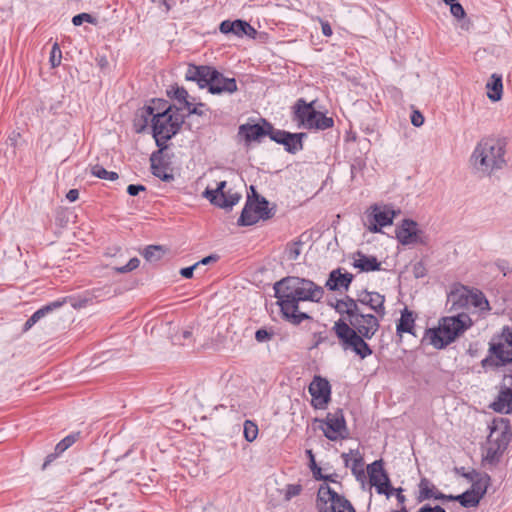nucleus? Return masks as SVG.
<instances>
[{"label":"nucleus","instance_id":"34","mask_svg":"<svg viewBox=\"0 0 512 512\" xmlns=\"http://www.w3.org/2000/svg\"><path fill=\"white\" fill-rule=\"evenodd\" d=\"M226 186V181H220L215 189L206 188L203 192V196L208 199L211 204L216 205L222 198V195H226V192L224 191Z\"/></svg>","mask_w":512,"mask_h":512},{"label":"nucleus","instance_id":"63","mask_svg":"<svg viewBox=\"0 0 512 512\" xmlns=\"http://www.w3.org/2000/svg\"><path fill=\"white\" fill-rule=\"evenodd\" d=\"M417 512H446V510L439 506H431L429 504L423 505Z\"/></svg>","mask_w":512,"mask_h":512},{"label":"nucleus","instance_id":"14","mask_svg":"<svg viewBox=\"0 0 512 512\" xmlns=\"http://www.w3.org/2000/svg\"><path fill=\"white\" fill-rule=\"evenodd\" d=\"M489 428L488 443H495L505 450L511 440L509 420L504 418L494 419Z\"/></svg>","mask_w":512,"mask_h":512},{"label":"nucleus","instance_id":"45","mask_svg":"<svg viewBox=\"0 0 512 512\" xmlns=\"http://www.w3.org/2000/svg\"><path fill=\"white\" fill-rule=\"evenodd\" d=\"M243 433L248 442H253L258 436V426L251 420H245Z\"/></svg>","mask_w":512,"mask_h":512},{"label":"nucleus","instance_id":"58","mask_svg":"<svg viewBox=\"0 0 512 512\" xmlns=\"http://www.w3.org/2000/svg\"><path fill=\"white\" fill-rule=\"evenodd\" d=\"M457 474L461 475L468 481H474L476 476H479V473L476 470H472L470 472H466L464 467L455 468Z\"/></svg>","mask_w":512,"mask_h":512},{"label":"nucleus","instance_id":"59","mask_svg":"<svg viewBox=\"0 0 512 512\" xmlns=\"http://www.w3.org/2000/svg\"><path fill=\"white\" fill-rule=\"evenodd\" d=\"M504 342H500L497 345H503V347L512 349V332L509 328L503 330Z\"/></svg>","mask_w":512,"mask_h":512},{"label":"nucleus","instance_id":"13","mask_svg":"<svg viewBox=\"0 0 512 512\" xmlns=\"http://www.w3.org/2000/svg\"><path fill=\"white\" fill-rule=\"evenodd\" d=\"M490 407L498 413H512V374L503 377L498 396Z\"/></svg>","mask_w":512,"mask_h":512},{"label":"nucleus","instance_id":"40","mask_svg":"<svg viewBox=\"0 0 512 512\" xmlns=\"http://www.w3.org/2000/svg\"><path fill=\"white\" fill-rule=\"evenodd\" d=\"M468 297L469 307L479 308L481 310L489 308V303L482 292L474 293L470 291V296Z\"/></svg>","mask_w":512,"mask_h":512},{"label":"nucleus","instance_id":"12","mask_svg":"<svg viewBox=\"0 0 512 512\" xmlns=\"http://www.w3.org/2000/svg\"><path fill=\"white\" fill-rule=\"evenodd\" d=\"M396 212L388 206L383 209L378 205L371 207V212L367 214L368 230L372 233H379L382 227L389 226L393 223Z\"/></svg>","mask_w":512,"mask_h":512},{"label":"nucleus","instance_id":"2","mask_svg":"<svg viewBox=\"0 0 512 512\" xmlns=\"http://www.w3.org/2000/svg\"><path fill=\"white\" fill-rule=\"evenodd\" d=\"M379 327L380 322L377 316L366 314L361 310L350 319H338L332 330L343 350H351L361 359H365L373 353L366 340H370Z\"/></svg>","mask_w":512,"mask_h":512},{"label":"nucleus","instance_id":"25","mask_svg":"<svg viewBox=\"0 0 512 512\" xmlns=\"http://www.w3.org/2000/svg\"><path fill=\"white\" fill-rule=\"evenodd\" d=\"M415 327V317L413 312L408 308H404L401 312V317L397 323L396 331L398 335H402L403 333H410L415 335L414 333Z\"/></svg>","mask_w":512,"mask_h":512},{"label":"nucleus","instance_id":"50","mask_svg":"<svg viewBox=\"0 0 512 512\" xmlns=\"http://www.w3.org/2000/svg\"><path fill=\"white\" fill-rule=\"evenodd\" d=\"M314 344L313 347H318L320 344L327 343L329 345H334L335 342L330 340L328 335L325 332H315L313 334Z\"/></svg>","mask_w":512,"mask_h":512},{"label":"nucleus","instance_id":"17","mask_svg":"<svg viewBox=\"0 0 512 512\" xmlns=\"http://www.w3.org/2000/svg\"><path fill=\"white\" fill-rule=\"evenodd\" d=\"M213 69L214 67L207 65L189 64L185 72V79L196 82L201 89L207 88Z\"/></svg>","mask_w":512,"mask_h":512},{"label":"nucleus","instance_id":"48","mask_svg":"<svg viewBox=\"0 0 512 512\" xmlns=\"http://www.w3.org/2000/svg\"><path fill=\"white\" fill-rule=\"evenodd\" d=\"M62 59V52L59 47V44L55 42L52 46L51 52H50V58L49 61L51 63V66L53 68L58 67L61 64Z\"/></svg>","mask_w":512,"mask_h":512},{"label":"nucleus","instance_id":"64","mask_svg":"<svg viewBox=\"0 0 512 512\" xmlns=\"http://www.w3.org/2000/svg\"><path fill=\"white\" fill-rule=\"evenodd\" d=\"M62 453L58 452L54 449L53 453H50L46 456L45 461L43 463L42 469H46L56 458H58Z\"/></svg>","mask_w":512,"mask_h":512},{"label":"nucleus","instance_id":"33","mask_svg":"<svg viewBox=\"0 0 512 512\" xmlns=\"http://www.w3.org/2000/svg\"><path fill=\"white\" fill-rule=\"evenodd\" d=\"M490 476L486 473L480 474L479 476H476L474 478V481L472 482L471 491H474L477 496L481 495V499L484 497V495L487 492L488 485L490 483Z\"/></svg>","mask_w":512,"mask_h":512},{"label":"nucleus","instance_id":"55","mask_svg":"<svg viewBox=\"0 0 512 512\" xmlns=\"http://www.w3.org/2000/svg\"><path fill=\"white\" fill-rule=\"evenodd\" d=\"M300 253V242H294L287 248V256L289 260H296Z\"/></svg>","mask_w":512,"mask_h":512},{"label":"nucleus","instance_id":"52","mask_svg":"<svg viewBox=\"0 0 512 512\" xmlns=\"http://www.w3.org/2000/svg\"><path fill=\"white\" fill-rule=\"evenodd\" d=\"M273 336H274L273 331H268L265 328H260L255 332V339L259 343L269 341L273 338Z\"/></svg>","mask_w":512,"mask_h":512},{"label":"nucleus","instance_id":"32","mask_svg":"<svg viewBox=\"0 0 512 512\" xmlns=\"http://www.w3.org/2000/svg\"><path fill=\"white\" fill-rule=\"evenodd\" d=\"M450 499L459 502L460 505L465 508H471L476 507L479 504L481 495L477 496L474 491L468 489L462 494L456 495L455 498Z\"/></svg>","mask_w":512,"mask_h":512},{"label":"nucleus","instance_id":"16","mask_svg":"<svg viewBox=\"0 0 512 512\" xmlns=\"http://www.w3.org/2000/svg\"><path fill=\"white\" fill-rule=\"evenodd\" d=\"M219 30L223 34H233L237 37L248 36L254 38L257 33L248 22L241 19L224 20L220 23Z\"/></svg>","mask_w":512,"mask_h":512},{"label":"nucleus","instance_id":"57","mask_svg":"<svg viewBox=\"0 0 512 512\" xmlns=\"http://www.w3.org/2000/svg\"><path fill=\"white\" fill-rule=\"evenodd\" d=\"M427 274V269L422 261L416 262L413 265V275L415 278H423Z\"/></svg>","mask_w":512,"mask_h":512},{"label":"nucleus","instance_id":"36","mask_svg":"<svg viewBox=\"0 0 512 512\" xmlns=\"http://www.w3.org/2000/svg\"><path fill=\"white\" fill-rule=\"evenodd\" d=\"M419 501L432 499L436 490V486L426 477L421 478L419 484Z\"/></svg>","mask_w":512,"mask_h":512},{"label":"nucleus","instance_id":"21","mask_svg":"<svg viewBox=\"0 0 512 512\" xmlns=\"http://www.w3.org/2000/svg\"><path fill=\"white\" fill-rule=\"evenodd\" d=\"M143 108L144 113L151 115L152 118H165L174 112V106L164 99H153L150 105H145Z\"/></svg>","mask_w":512,"mask_h":512},{"label":"nucleus","instance_id":"35","mask_svg":"<svg viewBox=\"0 0 512 512\" xmlns=\"http://www.w3.org/2000/svg\"><path fill=\"white\" fill-rule=\"evenodd\" d=\"M489 351L500 360L502 365H512V349L503 347V345H491Z\"/></svg>","mask_w":512,"mask_h":512},{"label":"nucleus","instance_id":"49","mask_svg":"<svg viewBox=\"0 0 512 512\" xmlns=\"http://www.w3.org/2000/svg\"><path fill=\"white\" fill-rule=\"evenodd\" d=\"M84 22H87V23H90V24H96L97 20H96L95 17H93L89 13H80V14L75 15L72 18V23H73L74 26H80Z\"/></svg>","mask_w":512,"mask_h":512},{"label":"nucleus","instance_id":"22","mask_svg":"<svg viewBox=\"0 0 512 512\" xmlns=\"http://www.w3.org/2000/svg\"><path fill=\"white\" fill-rule=\"evenodd\" d=\"M65 303V300H56V301H53L43 307H41L40 309H38L37 311H35L28 319L27 321L25 322L24 324V327H23V330L24 331H28L29 329H31L40 319H42L43 317H45L47 314H49L50 312L54 311L55 309H58L60 307L63 306V304Z\"/></svg>","mask_w":512,"mask_h":512},{"label":"nucleus","instance_id":"7","mask_svg":"<svg viewBox=\"0 0 512 512\" xmlns=\"http://www.w3.org/2000/svg\"><path fill=\"white\" fill-rule=\"evenodd\" d=\"M316 507L319 512H356L351 502L334 491L328 483L319 486Z\"/></svg>","mask_w":512,"mask_h":512},{"label":"nucleus","instance_id":"20","mask_svg":"<svg viewBox=\"0 0 512 512\" xmlns=\"http://www.w3.org/2000/svg\"><path fill=\"white\" fill-rule=\"evenodd\" d=\"M353 278V274L349 272L342 273L341 268H337L329 273L325 287H327L330 291H337L341 288L348 290L351 282L353 281Z\"/></svg>","mask_w":512,"mask_h":512},{"label":"nucleus","instance_id":"29","mask_svg":"<svg viewBox=\"0 0 512 512\" xmlns=\"http://www.w3.org/2000/svg\"><path fill=\"white\" fill-rule=\"evenodd\" d=\"M259 215H256L253 206H252V199L250 196H248V199L245 203L244 208L242 209V212L240 214V217L237 221V224L239 226H251L258 222Z\"/></svg>","mask_w":512,"mask_h":512},{"label":"nucleus","instance_id":"5","mask_svg":"<svg viewBox=\"0 0 512 512\" xmlns=\"http://www.w3.org/2000/svg\"><path fill=\"white\" fill-rule=\"evenodd\" d=\"M315 100L307 103L305 99L299 98L293 106V120L298 122V127L308 130H326L334 125V120L315 109Z\"/></svg>","mask_w":512,"mask_h":512},{"label":"nucleus","instance_id":"54","mask_svg":"<svg viewBox=\"0 0 512 512\" xmlns=\"http://www.w3.org/2000/svg\"><path fill=\"white\" fill-rule=\"evenodd\" d=\"M450 12L458 20L463 19L466 16V12L459 2L453 3L450 6Z\"/></svg>","mask_w":512,"mask_h":512},{"label":"nucleus","instance_id":"30","mask_svg":"<svg viewBox=\"0 0 512 512\" xmlns=\"http://www.w3.org/2000/svg\"><path fill=\"white\" fill-rule=\"evenodd\" d=\"M161 153L153 152L150 161H151V172L155 177H158L164 182H170L174 179V176L172 173L167 172V165L162 164L161 162L156 163V158Z\"/></svg>","mask_w":512,"mask_h":512},{"label":"nucleus","instance_id":"15","mask_svg":"<svg viewBox=\"0 0 512 512\" xmlns=\"http://www.w3.org/2000/svg\"><path fill=\"white\" fill-rule=\"evenodd\" d=\"M207 89L211 94H232L237 91V82L235 78L225 77L214 68Z\"/></svg>","mask_w":512,"mask_h":512},{"label":"nucleus","instance_id":"41","mask_svg":"<svg viewBox=\"0 0 512 512\" xmlns=\"http://www.w3.org/2000/svg\"><path fill=\"white\" fill-rule=\"evenodd\" d=\"M152 116L146 115L144 113V108H141L134 120V128L137 133H142L146 127L148 126V123L151 122Z\"/></svg>","mask_w":512,"mask_h":512},{"label":"nucleus","instance_id":"38","mask_svg":"<svg viewBox=\"0 0 512 512\" xmlns=\"http://www.w3.org/2000/svg\"><path fill=\"white\" fill-rule=\"evenodd\" d=\"M240 199L241 194H239L238 192H231L229 190L226 192V195H222V198L215 206L224 209H231L234 205H236L239 202Z\"/></svg>","mask_w":512,"mask_h":512},{"label":"nucleus","instance_id":"1","mask_svg":"<svg viewBox=\"0 0 512 512\" xmlns=\"http://www.w3.org/2000/svg\"><path fill=\"white\" fill-rule=\"evenodd\" d=\"M277 305L280 307L282 318L292 325L298 326L304 320L312 317L300 311L301 302H320L324 296L323 287L305 278L288 276L274 284Z\"/></svg>","mask_w":512,"mask_h":512},{"label":"nucleus","instance_id":"6","mask_svg":"<svg viewBox=\"0 0 512 512\" xmlns=\"http://www.w3.org/2000/svg\"><path fill=\"white\" fill-rule=\"evenodd\" d=\"M181 108H175L174 112L165 118H152V134L159 148L156 153H162L167 149V141L174 137L185 122V116L178 113Z\"/></svg>","mask_w":512,"mask_h":512},{"label":"nucleus","instance_id":"51","mask_svg":"<svg viewBox=\"0 0 512 512\" xmlns=\"http://www.w3.org/2000/svg\"><path fill=\"white\" fill-rule=\"evenodd\" d=\"M192 102V105L190 106V108H186L188 110V116L189 115H198V116H204L205 115V110H204V107H205V104L204 103H196L194 104V101H195V98L192 97L191 100Z\"/></svg>","mask_w":512,"mask_h":512},{"label":"nucleus","instance_id":"8","mask_svg":"<svg viewBox=\"0 0 512 512\" xmlns=\"http://www.w3.org/2000/svg\"><path fill=\"white\" fill-rule=\"evenodd\" d=\"M396 239L404 246L429 244L428 235L419 228L416 221L412 219H403L401 224L395 230Z\"/></svg>","mask_w":512,"mask_h":512},{"label":"nucleus","instance_id":"4","mask_svg":"<svg viewBox=\"0 0 512 512\" xmlns=\"http://www.w3.org/2000/svg\"><path fill=\"white\" fill-rule=\"evenodd\" d=\"M472 325V320L467 313H459L456 316L443 317L438 328H429L425 331V339L436 349H443L454 342Z\"/></svg>","mask_w":512,"mask_h":512},{"label":"nucleus","instance_id":"62","mask_svg":"<svg viewBox=\"0 0 512 512\" xmlns=\"http://www.w3.org/2000/svg\"><path fill=\"white\" fill-rule=\"evenodd\" d=\"M310 470L315 480L323 481L324 479H328V477L322 473L321 468L317 465L316 462H313V467L310 468Z\"/></svg>","mask_w":512,"mask_h":512},{"label":"nucleus","instance_id":"31","mask_svg":"<svg viewBox=\"0 0 512 512\" xmlns=\"http://www.w3.org/2000/svg\"><path fill=\"white\" fill-rule=\"evenodd\" d=\"M167 95L177 100L184 108H190L192 105L190 101L192 97L189 96L188 91L184 87L172 86L167 90Z\"/></svg>","mask_w":512,"mask_h":512},{"label":"nucleus","instance_id":"19","mask_svg":"<svg viewBox=\"0 0 512 512\" xmlns=\"http://www.w3.org/2000/svg\"><path fill=\"white\" fill-rule=\"evenodd\" d=\"M269 123L266 119L261 118L260 123L256 124H242L239 126L238 134L242 136L247 143L252 141H260L263 137L267 136V125Z\"/></svg>","mask_w":512,"mask_h":512},{"label":"nucleus","instance_id":"43","mask_svg":"<svg viewBox=\"0 0 512 512\" xmlns=\"http://www.w3.org/2000/svg\"><path fill=\"white\" fill-rule=\"evenodd\" d=\"M80 435V432H73L69 434L55 446V450L64 453L69 447L79 440Z\"/></svg>","mask_w":512,"mask_h":512},{"label":"nucleus","instance_id":"10","mask_svg":"<svg viewBox=\"0 0 512 512\" xmlns=\"http://www.w3.org/2000/svg\"><path fill=\"white\" fill-rule=\"evenodd\" d=\"M370 483L376 488L378 494L390 497L394 492L389 476L383 468L382 460H376L367 466Z\"/></svg>","mask_w":512,"mask_h":512},{"label":"nucleus","instance_id":"42","mask_svg":"<svg viewBox=\"0 0 512 512\" xmlns=\"http://www.w3.org/2000/svg\"><path fill=\"white\" fill-rule=\"evenodd\" d=\"M91 173L93 176H95L97 178L110 180V181L117 180L119 177L116 172L107 171L104 167H102L100 165H94L91 169Z\"/></svg>","mask_w":512,"mask_h":512},{"label":"nucleus","instance_id":"26","mask_svg":"<svg viewBox=\"0 0 512 512\" xmlns=\"http://www.w3.org/2000/svg\"><path fill=\"white\" fill-rule=\"evenodd\" d=\"M487 97L493 101H499L503 93L502 76L499 74H492L489 81L486 84Z\"/></svg>","mask_w":512,"mask_h":512},{"label":"nucleus","instance_id":"61","mask_svg":"<svg viewBox=\"0 0 512 512\" xmlns=\"http://www.w3.org/2000/svg\"><path fill=\"white\" fill-rule=\"evenodd\" d=\"M146 191V187L142 184H130L127 187V193L130 196H137L140 192Z\"/></svg>","mask_w":512,"mask_h":512},{"label":"nucleus","instance_id":"37","mask_svg":"<svg viewBox=\"0 0 512 512\" xmlns=\"http://www.w3.org/2000/svg\"><path fill=\"white\" fill-rule=\"evenodd\" d=\"M165 253V249L161 245H149L147 246L142 255L149 262H156L162 258Z\"/></svg>","mask_w":512,"mask_h":512},{"label":"nucleus","instance_id":"47","mask_svg":"<svg viewBox=\"0 0 512 512\" xmlns=\"http://www.w3.org/2000/svg\"><path fill=\"white\" fill-rule=\"evenodd\" d=\"M173 342L182 346L190 345L192 343V331L183 330L180 334H175Z\"/></svg>","mask_w":512,"mask_h":512},{"label":"nucleus","instance_id":"3","mask_svg":"<svg viewBox=\"0 0 512 512\" xmlns=\"http://www.w3.org/2000/svg\"><path fill=\"white\" fill-rule=\"evenodd\" d=\"M505 144L495 138H483L475 146L470 164L472 168L484 175H491L506 164Z\"/></svg>","mask_w":512,"mask_h":512},{"label":"nucleus","instance_id":"53","mask_svg":"<svg viewBox=\"0 0 512 512\" xmlns=\"http://www.w3.org/2000/svg\"><path fill=\"white\" fill-rule=\"evenodd\" d=\"M302 491L300 484H289L286 486L285 499L290 500L291 498L299 495Z\"/></svg>","mask_w":512,"mask_h":512},{"label":"nucleus","instance_id":"46","mask_svg":"<svg viewBox=\"0 0 512 512\" xmlns=\"http://www.w3.org/2000/svg\"><path fill=\"white\" fill-rule=\"evenodd\" d=\"M341 300L347 304V309L344 312H346L348 319L355 316L357 313L361 311L360 307L358 306L359 302L357 301V299L355 300L350 296H346L344 299Z\"/></svg>","mask_w":512,"mask_h":512},{"label":"nucleus","instance_id":"24","mask_svg":"<svg viewBox=\"0 0 512 512\" xmlns=\"http://www.w3.org/2000/svg\"><path fill=\"white\" fill-rule=\"evenodd\" d=\"M356 257L353 262V266L358 268L362 272L379 271L381 269V263L375 256H369L361 251L356 253Z\"/></svg>","mask_w":512,"mask_h":512},{"label":"nucleus","instance_id":"11","mask_svg":"<svg viewBox=\"0 0 512 512\" xmlns=\"http://www.w3.org/2000/svg\"><path fill=\"white\" fill-rule=\"evenodd\" d=\"M308 390L312 396V406L316 409L326 408L331 400V385L329 381L321 376H314Z\"/></svg>","mask_w":512,"mask_h":512},{"label":"nucleus","instance_id":"9","mask_svg":"<svg viewBox=\"0 0 512 512\" xmlns=\"http://www.w3.org/2000/svg\"><path fill=\"white\" fill-rule=\"evenodd\" d=\"M323 426L321 429L324 436L331 440L337 441L347 436V426L342 409H337L333 413H328L324 420H321Z\"/></svg>","mask_w":512,"mask_h":512},{"label":"nucleus","instance_id":"18","mask_svg":"<svg viewBox=\"0 0 512 512\" xmlns=\"http://www.w3.org/2000/svg\"><path fill=\"white\" fill-rule=\"evenodd\" d=\"M357 301L360 304L368 306L376 313L377 316L381 318L386 314L384 306L385 296L378 292H369L364 290L357 295Z\"/></svg>","mask_w":512,"mask_h":512},{"label":"nucleus","instance_id":"28","mask_svg":"<svg viewBox=\"0 0 512 512\" xmlns=\"http://www.w3.org/2000/svg\"><path fill=\"white\" fill-rule=\"evenodd\" d=\"M470 290L463 288L452 291L448 295V303H451V309L469 308Z\"/></svg>","mask_w":512,"mask_h":512},{"label":"nucleus","instance_id":"60","mask_svg":"<svg viewBox=\"0 0 512 512\" xmlns=\"http://www.w3.org/2000/svg\"><path fill=\"white\" fill-rule=\"evenodd\" d=\"M411 123L415 126V127H420L423 125L424 123V116L422 115V113L418 110H414L412 112V115H411Z\"/></svg>","mask_w":512,"mask_h":512},{"label":"nucleus","instance_id":"27","mask_svg":"<svg viewBox=\"0 0 512 512\" xmlns=\"http://www.w3.org/2000/svg\"><path fill=\"white\" fill-rule=\"evenodd\" d=\"M307 137L306 133H291L288 132V137L282 141L281 145L284 146L288 153L296 154L303 149V139Z\"/></svg>","mask_w":512,"mask_h":512},{"label":"nucleus","instance_id":"23","mask_svg":"<svg viewBox=\"0 0 512 512\" xmlns=\"http://www.w3.org/2000/svg\"><path fill=\"white\" fill-rule=\"evenodd\" d=\"M251 191L255 195L252 199L253 210L256 215H259V219L268 220L275 214L273 208H269V202L266 198L257 194L255 188L251 186Z\"/></svg>","mask_w":512,"mask_h":512},{"label":"nucleus","instance_id":"56","mask_svg":"<svg viewBox=\"0 0 512 512\" xmlns=\"http://www.w3.org/2000/svg\"><path fill=\"white\" fill-rule=\"evenodd\" d=\"M481 365L483 368L487 369L489 367H499V366H503L501 363H500V360H498L496 358V356H494L493 354L487 356L486 358H484L482 361H481Z\"/></svg>","mask_w":512,"mask_h":512},{"label":"nucleus","instance_id":"39","mask_svg":"<svg viewBox=\"0 0 512 512\" xmlns=\"http://www.w3.org/2000/svg\"><path fill=\"white\" fill-rule=\"evenodd\" d=\"M504 449L495 443H488V447L486 449L485 461L489 464H496L499 462L500 456L502 455Z\"/></svg>","mask_w":512,"mask_h":512},{"label":"nucleus","instance_id":"44","mask_svg":"<svg viewBox=\"0 0 512 512\" xmlns=\"http://www.w3.org/2000/svg\"><path fill=\"white\" fill-rule=\"evenodd\" d=\"M267 125V136L274 142L281 144L286 137H288V131L276 129L270 122Z\"/></svg>","mask_w":512,"mask_h":512}]
</instances>
